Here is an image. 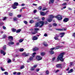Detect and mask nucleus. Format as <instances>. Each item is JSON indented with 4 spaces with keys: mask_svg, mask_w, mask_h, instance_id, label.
<instances>
[{
    "mask_svg": "<svg viewBox=\"0 0 75 75\" xmlns=\"http://www.w3.org/2000/svg\"><path fill=\"white\" fill-rule=\"evenodd\" d=\"M65 54V52H62L59 55L57 56V62H58L59 60H60L61 62H63L64 61V59L63 58L64 55Z\"/></svg>",
    "mask_w": 75,
    "mask_h": 75,
    "instance_id": "nucleus-1",
    "label": "nucleus"
},
{
    "mask_svg": "<svg viewBox=\"0 0 75 75\" xmlns=\"http://www.w3.org/2000/svg\"><path fill=\"white\" fill-rule=\"evenodd\" d=\"M41 24V25H40L39 26V27L41 28V27H42L43 25H44V22L43 21H39V22L36 23H35V27H38V26H39V25H40V23Z\"/></svg>",
    "mask_w": 75,
    "mask_h": 75,
    "instance_id": "nucleus-2",
    "label": "nucleus"
},
{
    "mask_svg": "<svg viewBox=\"0 0 75 75\" xmlns=\"http://www.w3.org/2000/svg\"><path fill=\"white\" fill-rule=\"evenodd\" d=\"M56 18H57L58 20H62V16L60 15H58L55 17Z\"/></svg>",
    "mask_w": 75,
    "mask_h": 75,
    "instance_id": "nucleus-3",
    "label": "nucleus"
},
{
    "mask_svg": "<svg viewBox=\"0 0 75 75\" xmlns=\"http://www.w3.org/2000/svg\"><path fill=\"white\" fill-rule=\"evenodd\" d=\"M18 5V3L17 2H15L12 5V7L13 9H16L17 8V6Z\"/></svg>",
    "mask_w": 75,
    "mask_h": 75,
    "instance_id": "nucleus-4",
    "label": "nucleus"
},
{
    "mask_svg": "<svg viewBox=\"0 0 75 75\" xmlns=\"http://www.w3.org/2000/svg\"><path fill=\"white\" fill-rule=\"evenodd\" d=\"M35 30V32H31L32 34H35L36 33H38V31H39V29L38 28H35L34 29Z\"/></svg>",
    "mask_w": 75,
    "mask_h": 75,
    "instance_id": "nucleus-5",
    "label": "nucleus"
},
{
    "mask_svg": "<svg viewBox=\"0 0 75 75\" xmlns=\"http://www.w3.org/2000/svg\"><path fill=\"white\" fill-rule=\"evenodd\" d=\"M69 18H65L64 19L63 21L64 23H67L68 21H69Z\"/></svg>",
    "mask_w": 75,
    "mask_h": 75,
    "instance_id": "nucleus-6",
    "label": "nucleus"
},
{
    "mask_svg": "<svg viewBox=\"0 0 75 75\" xmlns=\"http://www.w3.org/2000/svg\"><path fill=\"white\" fill-rule=\"evenodd\" d=\"M36 59H37L38 61H40L42 59V57H41L40 56H37V57H36Z\"/></svg>",
    "mask_w": 75,
    "mask_h": 75,
    "instance_id": "nucleus-7",
    "label": "nucleus"
},
{
    "mask_svg": "<svg viewBox=\"0 0 75 75\" xmlns=\"http://www.w3.org/2000/svg\"><path fill=\"white\" fill-rule=\"evenodd\" d=\"M61 65H62V64H59L56 65V68H60L61 69H62V67H61Z\"/></svg>",
    "mask_w": 75,
    "mask_h": 75,
    "instance_id": "nucleus-8",
    "label": "nucleus"
},
{
    "mask_svg": "<svg viewBox=\"0 0 75 75\" xmlns=\"http://www.w3.org/2000/svg\"><path fill=\"white\" fill-rule=\"evenodd\" d=\"M30 54L29 53H26L25 52H24L22 53V55L23 56H25V57H28L29 56Z\"/></svg>",
    "mask_w": 75,
    "mask_h": 75,
    "instance_id": "nucleus-9",
    "label": "nucleus"
},
{
    "mask_svg": "<svg viewBox=\"0 0 75 75\" xmlns=\"http://www.w3.org/2000/svg\"><path fill=\"white\" fill-rule=\"evenodd\" d=\"M8 39L9 40H9V41H13V36H9V37H8Z\"/></svg>",
    "mask_w": 75,
    "mask_h": 75,
    "instance_id": "nucleus-10",
    "label": "nucleus"
},
{
    "mask_svg": "<svg viewBox=\"0 0 75 75\" xmlns=\"http://www.w3.org/2000/svg\"><path fill=\"white\" fill-rule=\"evenodd\" d=\"M0 52L1 54H3L4 55H6V52H4V51L3 50H1Z\"/></svg>",
    "mask_w": 75,
    "mask_h": 75,
    "instance_id": "nucleus-11",
    "label": "nucleus"
},
{
    "mask_svg": "<svg viewBox=\"0 0 75 75\" xmlns=\"http://www.w3.org/2000/svg\"><path fill=\"white\" fill-rule=\"evenodd\" d=\"M0 52L1 54H3L4 55H6V52H4V51L3 50H1Z\"/></svg>",
    "mask_w": 75,
    "mask_h": 75,
    "instance_id": "nucleus-12",
    "label": "nucleus"
},
{
    "mask_svg": "<svg viewBox=\"0 0 75 75\" xmlns=\"http://www.w3.org/2000/svg\"><path fill=\"white\" fill-rule=\"evenodd\" d=\"M37 39H38V38L37 37V36H34L32 38V40H37Z\"/></svg>",
    "mask_w": 75,
    "mask_h": 75,
    "instance_id": "nucleus-13",
    "label": "nucleus"
},
{
    "mask_svg": "<svg viewBox=\"0 0 75 75\" xmlns=\"http://www.w3.org/2000/svg\"><path fill=\"white\" fill-rule=\"evenodd\" d=\"M54 1H55V0H50L49 3L50 4H51V3L53 4L54 2Z\"/></svg>",
    "mask_w": 75,
    "mask_h": 75,
    "instance_id": "nucleus-14",
    "label": "nucleus"
},
{
    "mask_svg": "<svg viewBox=\"0 0 75 75\" xmlns=\"http://www.w3.org/2000/svg\"><path fill=\"white\" fill-rule=\"evenodd\" d=\"M14 44V43L13 42H9L8 43V45H9V46H10L11 45H13V44Z\"/></svg>",
    "mask_w": 75,
    "mask_h": 75,
    "instance_id": "nucleus-15",
    "label": "nucleus"
},
{
    "mask_svg": "<svg viewBox=\"0 0 75 75\" xmlns=\"http://www.w3.org/2000/svg\"><path fill=\"white\" fill-rule=\"evenodd\" d=\"M47 21H48V22H49V23H51V22L52 21V19L50 18L47 19Z\"/></svg>",
    "mask_w": 75,
    "mask_h": 75,
    "instance_id": "nucleus-16",
    "label": "nucleus"
},
{
    "mask_svg": "<svg viewBox=\"0 0 75 75\" xmlns=\"http://www.w3.org/2000/svg\"><path fill=\"white\" fill-rule=\"evenodd\" d=\"M39 49L37 47H35V48L33 49V51H37V50H38Z\"/></svg>",
    "mask_w": 75,
    "mask_h": 75,
    "instance_id": "nucleus-17",
    "label": "nucleus"
},
{
    "mask_svg": "<svg viewBox=\"0 0 75 75\" xmlns=\"http://www.w3.org/2000/svg\"><path fill=\"white\" fill-rule=\"evenodd\" d=\"M59 37V36L57 35L56 36H55L54 37V39H55L56 40H58V38Z\"/></svg>",
    "mask_w": 75,
    "mask_h": 75,
    "instance_id": "nucleus-18",
    "label": "nucleus"
},
{
    "mask_svg": "<svg viewBox=\"0 0 75 75\" xmlns=\"http://www.w3.org/2000/svg\"><path fill=\"white\" fill-rule=\"evenodd\" d=\"M49 53L51 55H52V54H54V52L52 51H49Z\"/></svg>",
    "mask_w": 75,
    "mask_h": 75,
    "instance_id": "nucleus-19",
    "label": "nucleus"
},
{
    "mask_svg": "<svg viewBox=\"0 0 75 75\" xmlns=\"http://www.w3.org/2000/svg\"><path fill=\"white\" fill-rule=\"evenodd\" d=\"M73 72V69H71L67 73L68 74H69V73H71V72Z\"/></svg>",
    "mask_w": 75,
    "mask_h": 75,
    "instance_id": "nucleus-20",
    "label": "nucleus"
},
{
    "mask_svg": "<svg viewBox=\"0 0 75 75\" xmlns=\"http://www.w3.org/2000/svg\"><path fill=\"white\" fill-rule=\"evenodd\" d=\"M45 53L44 52H42L40 53V54L41 56H44Z\"/></svg>",
    "mask_w": 75,
    "mask_h": 75,
    "instance_id": "nucleus-21",
    "label": "nucleus"
},
{
    "mask_svg": "<svg viewBox=\"0 0 75 75\" xmlns=\"http://www.w3.org/2000/svg\"><path fill=\"white\" fill-rule=\"evenodd\" d=\"M21 31V29H18L17 30H16V33H20Z\"/></svg>",
    "mask_w": 75,
    "mask_h": 75,
    "instance_id": "nucleus-22",
    "label": "nucleus"
},
{
    "mask_svg": "<svg viewBox=\"0 0 75 75\" xmlns=\"http://www.w3.org/2000/svg\"><path fill=\"white\" fill-rule=\"evenodd\" d=\"M17 30L16 29L13 28L12 30V31L13 32H16Z\"/></svg>",
    "mask_w": 75,
    "mask_h": 75,
    "instance_id": "nucleus-23",
    "label": "nucleus"
},
{
    "mask_svg": "<svg viewBox=\"0 0 75 75\" xmlns=\"http://www.w3.org/2000/svg\"><path fill=\"white\" fill-rule=\"evenodd\" d=\"M49 16H50V18H53L55 17L54 16H53L52 15H50Z\"/></svg>",
    "mask_w": 75,
    "mask_h": 75,
    "instance_id": "nucleus-24",
    "label": "nucleus"
},
{
    "mask_svg": "<svg viewBox=\"0 0 75 75\" xmlns=\"http://www.w3.org/2000/svg\"><path fill=\"white\" fill-rule=\"evenodd\" d=\"M6 45H4L3 47V49L4 50H6Z\"/></svg>",
    "mask_w": 75,
    "mask_h": 75,
    "instance_id": "nucleus-25",
    "label": "nucleus"
},
{
    "mask_svg": "<svg viewBox=\"0 0 75 75\" xmlns=\"http://www.w3.org/2000/svg\"><path fill=\"white\" fill-rule=\"evenodd\" d=\"M14 21H17L18 20V18L15 17L13 18Z\"/></svg>",
    "mask_w": 75,
    "mask_h": 75,
    "instance_id": "nucleus-26",
    "label": "nucleus"
},
{
    "mask_svg": "<svg viewBox=\"0 0 75 75\" xmlns=\"http://www.w3.org/2000/svg\"><path fill=\"white\" fill-rule=\"evenodd\" d=\"M29 60L30 61H33V57H31L29 59Z\"/></svg>",
    "mask_w": 75,
    "mask_h": 75,
    "instance_id": "nucleus-27",
    "label": "nucleus"
},
{
    "mask_svg": "<svg viewBox=\"0 0 75 75\" xmlns=\"http://www.w3.org/2000/svg\"><path fill=\"white\" fill-rule=\"evenodd\" d=\"M24 49L23 48H21L19 49V51L20 52H23L24 51Z\"/></svg>",
    "mask_w": 75,
    "mask_h": 75,
    "instance_id": "nucleus-28",
    "label": "nucleus"
},
{
    "mask_svg": "<svg viewBox=\"0 0 75 75\" xmlns=\"http://www.w3.org/2000/svg\"><path fill=\"white\" fill-rule=\"evenodd\" d=\"M7 37V36H6V35H3V38H6Z\"/></svg>",
    "mask_w": 75,
    "mask_h": 75,
    "instance_id": "nucleus-29",
    "label": "nucleus"
},
{
    "mask_svg": "<svg viewBox=\"0 0 75 75\" xmlns=\"http://www.w3.org/2000/svg\"><path fill=\"white\" fill-rule=\"evenodd\" d=\"M35 54H36V52H34L32 54V56H33V58H34V57H35Z\"/></svg>",
    "mask_w": 75,
    "mask_h": 75,
    "instance_id": "nucleus-30",
    "label": "nucleus"
},
{
    "mask_svg": "<svg viewBox=\"0 0 75 75\" xmlns=\"http://www.w3.org/2000/svg\"><path fill=\"white\" fill-rule=\"evenodd\" d=\"M49 71L48 70H46V75H48L49 74Z\"/></svg>",
    "mask_w": 75,
    "mask_h": 75,
    "instance_id": "nucleus-31",
    "label": "nucleus"
},
{
    "mask_svg": "<svg viewBox=\"0 0 75 75\" xmlns=\"http://www.w3.org/2000/svg\"><path fill=\"white\" fill-rule=\"evenodd\" d=\"M33 23H34V21L33 20H31L30 21V23L31 24H32Z\"/></svg>",
    "mask_w": 75,
    "mask_h": 75,
    "instance_id": "nucleus-32",
    "label": "nucleus"
},
{
    "mask_svg": "<svg viewBox=\"0 0 75 75\" xmlns=\"http://www.w3.org/2000/svg\"><path fill=\"white\" fill-rule=\"evenodd\" d=\"M0 68H1V70L2 71H5V69H3V67H1Z\"/></svg>",
    "mask_w": 75,
    "mask_h": 75,
    "instance_id": "nucleus-33",
    "label": "nucleus"
},
{
    "mask_svg": "<svg viewBox=\"0 0 75 75\" xmlns=\"http://www.w3.org/2000/svg\"><path fill=\"white\" fill-rule=\"evenodd\" d=\"M24 68V65H22L21 67L20 68L21 69H23Z\"/></svg>",
    "mask_w": 75,
    "mask_h": 75,
    "instance_id": "nucleus-34",
    "label": "nucleus"
},
{
    "mask_svg": "<svg viewBox=\"0 0 75 75\" xmlns=\"http://www.w3.org/2000/svg\"><path fill=\"white\" fill-rule=\"evenodd\" d=\"M4 23L3 22H0V26H2Z\"/></svg>",
    "mask_w": 75,
    "mask_h": 75,
    "instance_id": "nucleus-35",
    "label": "nucleus"
},
{
    "mask_svg": "<svg viewBox=\"0 0 75 75\" xmlns=\"http://www.w3.org/2000/svg\"><path fill=\"white\" fill-rule=\"evenodd\" d=\"M42 9V7L41 6H40L38 8V10H41Z\"/></svg>",
    "mask_w": 75,
    "mask_h": 75,
    "instance_id": "nucleus-36",
    "label": "nucleus"
},
{
    "mask_svg": "<svg viewBox=\"0 0 75 75\" xmlns=\"http://www.w3.org/2000/svg\"><path fill=\"white\" fill-rule=\"evenodd\" d=\"M41 16H45V14H44V13L43 12H41Z\"/></svg>",
    "mask_w": 75,
    "mask_h": 75,
    "instance_id": "nucleus-37",
    "label": "nucleus"
},
{
    "mask_svg": "<svg viewBox=\"0 0 75 75\" xmlns=\"http://www.w3.org/2000/svg\"><path fill=\"white\" fill-rule=\"evenodd\" d=\"M11 62V60L10 59H8L7 61L8 63H10Z\"/></svg>",
    "mask_w": 75,
    "mask_h": 75,
    "instance_id": "nucleus-38",
    "label": "nucleus"
},
{
    "mask_svg": "<svg viewBox=\"0 0 75 75\" xmlns=\"http://www.w3.org/2000/svg\"><path fill=\"white\" fill-rule=\"evenodd\" d=\"M62 31H66L67 30V28H63L62 29Z\"/></svg>",
    "mask_w": 75,
    "mask_h": 75,
    "instance_id": "nucleus-39",
    "label": "nucleus"
},
{
    "mask_svg": "<svg viewBox=\"0 0 75 75\" xmlns=\"http://www.w3.org/2000/svg\"><path fill=\"white\" fill-rule=\"evenodd\" d=\"M62 6H67V3H63L62 4Z\"/></svg>",
    "mask_w": 75,
    "mask_h": 75,
    "instance_id": "nucleus-40",
    "label": "nucleus"
},
{
    "mask_svg": "<svg viewBox=\"0 0 75 75\" xmlns=\"http://www.w3.org/2000/svg\"><path fill=\"white\" fill-rule=\"evenodd\" d=\"M35 69V68H34L33 67H32L30 69L31 71H33Z\"/></svg>",
    "mask_w": 75,
    "mask_h": 75,
    "instance_id": "nucleus-41",
    "label": "nucleus"
},
{
    "mask_svg": "<svg viewBox=\"0 0 75 75\" xmlns=\"http://www.w3.org/2000/svg\"><path fill=\"white\" fill-rule=\"evenodd\" d=\"M53 25V26H56L57 25V23H53L52 24Z\"/></svg>",
    "mask_w": 75,
    "mask_h": 75,
    "instance_id": "nucleus-42",
    "label": "nucleus"
},
{
    "mask_svg": "<svg viewBox=\"0 0 75 75\" xmlns=\"http://www.w3.org/2000/svg\"><path fill=\"white\" fill-rule=\"evenodd\" d=\"M4 74L5 75H8V72L6 71L4 73Z\"/></svg>",
    "mask_w": 75,
    "mask_h": 75,
    "instance_id": "nucleus-43",
    "label": "nucleus"
},
{
    "mask_svg": "<svg viewBox=\"0 0 75 75\" xmlns=\"http://www.w3.org/2000/svg\"><path fill=\"white\" fill-rule=\"evenodd\" d=\"M43 45L45 46V47H47L48 46V45L46 43H44Z\"/></svg>",
    "mask_w": 75,
    "mask_h": 75,
    "instance_id": "nucleus-44",
    "label": "nucleus"
},
{
    "mask_svg": "<svg viewBox=\"0 0 75 75\" xmlns=\"http://www.w3.org/2000/svg\"><path fill=\"white\" fill-rule=\"evenodd\" d=\"M56 30L58 31H62V29H61L57 28L56 29Z\"/></svg>",
    "mask_w": 75,
    "mask_h": 75,
    "instance_id": "nucleus-45",
    "label": "nucleus"
},
{
    "mask_svg": "<svg viewBox=\"0 0 75 75\" xmlns=\"http://www.w3.org/2000/svg\"><path fill=\"white\" fill-rule=\"evenodd\" d=\"M18 18H21V15H18Z\"/></svg>",
    "mask_w": 75,
    "mask_h": 75,
    "instance_id": "nucleus-46",
    "label": "nucleus"
},
{
    "mask_svg": "<svg viewBox=\"0 0 75 75\" xmlns=\"http://www.w3.org/2000/svg\"><path fill=\"white\" fill-rule=\"evenodd\" d=\"M24 23L25 24H28V22L26 21H24Z\"/></svg>",
    "mask_w": 75,
    "mask_h": 75,
    "instance_id": "nucleus-47",
    "label": "nucleus"
},
{
    "mask_svg": "<svg viewBox=\"0 0 75 75\" xmlns=\"http://www.w3.org/2000/svg\"><path fill=\"white\" fill-rule=\"evenodd\" d=\"M23 41V39H21L19 40V42H22Z\"/></svg>",
    "mask_w": 75,
    "mask_h": 75,
    "instance_id": "nucleus-48",
    "label": "nucleus"
},
{
    "mask_svg": "<svg viewBox=\"0 0 75 75\" xmlns=\"http://www.w3.org/2000/svg\"><path fill=\"white\" fill-rule=\"evenodd\" d=\"M59 46H57L56 47L55 49L58 50V49H59Z\"/></svg>",
    "mask_w": 75,
    "mask_h": 75,
    "instance_id": "nucleus-49",
    "label": "nucleus"
},
{
    "mask_svg": "<svg viewBox=\"0 0 75 75\" xmlns=\"http://www.w3.org/2000/svg\"><path fill=\"white\" fill-rule=\"evenodd\" d=\"M38 65L36 64V65H35L33 66V67L34 68H37V67Z\"/></svg>",
    "mask_w": 75,
    "mask_h": 75,
    "instance_id": "nucleus-50",
    "label": "nucleus"
},
{
    "mask_svg": "<svg viewBox=\"0 0 75 75\" xmlns=\"http://www.w3.org/2000/svg\"><path fill=\"white\" fill-rule=\"evenodd\" d=\"M54 49H55V47H53L52 48L50 49V50H51V51H53V50H54Z\"/></svg>",
    "mask_w": 75,
    "mask_h": 75,
    "instance_id": "nucleus-51",
    "label": "nucleus"
},
{
    "mask_svg": "<svg viewBox=\"0 0 75 75\" xmlns=\"http://www.w3.org/2000/svg\"><path fill=\"white\" fill-rule=\"evenodd\" d=\"M47 10V9L45 8H43L42 9L43 11H44V10Z\"/></svg>",
    "mask_w": 75,
    "mask_h": 75,
    "instance_id": "nucleus-52",
    "label": "nucleus"
},
{
    "mask_svg": "<svg viewBox=\"0 0 75 75\" xmlns=\"http://www.w3.org/2000/svg\"><path fill=\"white\" fill-rule=\"evenodd\" d=\"M73 64V62H70V66H72Z\"/></svg>",
    "mask_w": 75,
    "mask_h": 75,
    "instance_id": "nucleus-53",
    "label": "nucleus"
},
{
    "mask_svg": "<svg viewBox=\"0 0 75 75\" xmlns=\"http://www.w3.org/2000/svg\"><path fill=\"white\" fill-rule=\"evenodd\" d=\"M17 74V72H13V75H16V74Z\"/></svg>",
    "mask_w": 75,
    "mask_h": 75,
    "instance_id": "nucleus-54",
    "label": "nucleus"
},
{
    "mask_svg": "<svg viewBox=\"0 0 75 75\" xmlns=\"http://www.w3.org/2000/svg\"><path fill=\"white\" fill-rule=\"evenodd\" d=\"M40 71V69H36V72H38V71Z\"/></svg>",
    "mask_w": 75,
    "mask_h": 75,
    "instance_id": "nucleus-55",
    "label": "nucleus"
},
{
    "mask_svg": "<svg viewBox=\"0 0 75 75\" xmlns=\"http://www.w3.org/2000/svg\"><path fill=\"white\" fill-rule=\"evenodd\" d=\"M55 57L52 58V61H54V60H55Z\"/></svg>",
    "mask_w": 75,
    "mask_h": 75,
    "instance_id": "nucleus-56",
    "label": "nucleus"
},
{
    "mask_svg": "<svg viewBox=\"0 0 75 75\" xmlns=\"http://www.w3.org/2000/svg\"><path fill=\"white\" fill-rule=\"evenodd\" d=\"M9 16H13V13H10Z\"/></svg>",
    "mask_w": 75,
    "mask_h": 75,
    "instance_id": "nucleus-57",
    "label": "nucleus"
},
{
    "mask_svg": "<svg viewBox=\"0 0 75 75\" xmlns=\"http://www.w3.org/2000/svg\"><path fill=\"white\" fill-rule=\"evenodd\" d=\"M20 74H21V72H18V73H17V75H19Z\"/></svg>",
    "mask_w": 75,
    "mask_h": 75,
    "instance_id": "nucleus-58",
    "label": "nucleus"
},
{
    "mask_svg": "<svg viewBox=\"0 0 75 75\" xmlns=\"http://www.w3.org/2000/svg\"><path fill=\"white\" fill-rule=\"evenodd\" d=\"M60 34L61 35H65V33H60Z\"/></svg>",
    "mask_w": 75,
    "mask_h": 75,
    "instance_id": "nucleus-59",
    "label": "nucleus"
},
{
    "mask_svg": "<svg viewBox=\"0 0 75 75\" xmlns=\"http://www.w3.org/2000/svg\"><path fill=\"white\" fill-rule=\"evenodd\" d=\"M6 19H7V18H6V17H5L4 18L3 20L4 21V20H6Z\"/></svg>",
    "mask_w": 75,
    "mask_h": 75,
    "instance_id": "nucleus-60",
    "label": "nucleus"
},
{
    "mask_svg": "<svg viewBox=\"0 0 75 75\" xmlns=\"http://www.w3.org/2000/svg\"><path fill=\"white\" fill-rule=\"evenodd\" d=\"M59 70H57L56 71H55V73H57V72H59Z\"/></svg>",
    "mask_w": 75,
    "mask_h": 75,
    "instance_id": "nucleus-61",
    "label": "nucleus"
},
{
    "mask_svg": "<svg viewBox=\"0 0 75 75\" xmlns=\"http://www.w3.org/2000/svg\"><path fill=\"white\" fill-rule=\"evenodd\" d=\"M3 29H4V30H5V29H6V28L4 26H3Z\"/></svg>",
    "mask_w": 75,
    "mask_h": 75,
    "instance_id": "nucleus-62",
    "label": "nucleus"
},
{
    "mask_svg": "<svg viewBox=\"0 0 75 75\" xmlns=\"http://www.w3.org/2000/svg\"><path fill=\"white\" fill-rule=\"evenodd\" d=\"M47 35H47V33H45L44 35V36H45V37H47Z\"/></svg>",
    "mask_w": 75,
    "mask_h": 75,
    "instance_id": "nucleus-63",
    "label": "nucleus"
},
{
    "mask_svg": "<svg viewBox=\"0 0 75 75\" xmlns=\"http://www.w3.org/2000/svg\"><path fill=\"white\" fill-rule=\"evenodd\" d=\"M59 48H62V47H63V46H59Z\"/></svg>",
    "mask_w": 75,
    "mask_h": 75,
    "instance_id": "nucleus-64",
    "label": "nucleus"
}]
</instances>
